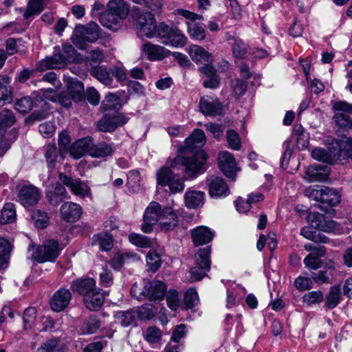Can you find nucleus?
Segmentation results:
<instances>
[{
  "label": "nucleus",
  "mask_w": 352,
  "mask_h": 352,
  "mask_svg": "<svg viewBox=\"0 0 352 352\" xmlns=\"http://www.w3.org/2000/svg\"><path fill=\"white\" fill-rule=\"evenodd\" d=\"M204 132L199 129H195L185 140L186 156L178 155L174 160L175 165L184 167L185 173L194 178L206 170L205 164L207 155L203 150H199L206 143Z\"/></svg>",
  "instance_id": "f257e3e1"
},
{
  "label": "nucleus",
  "mask_w": 352,
  "mask_h": 352,
  "mask_svg": "<svg viewBox=\"0 0 352 352\" xmlns=\"http://www.w3.org/2000/svg\"><path fill=\"white\" fill-rule=\"evenodd\" d=\"M305 195L309 198L320 202V208L327 212L325 204L329 207L338 205L341 201L340 193L335 189L327 186H309L305 190Z\"/></svg>",
  "instance_id": "f03ea898"
},
{
  "label": "nucleus",
  "mask_w": 352,
  "mask_h": 352,
  "mask_svg": "<svg viewBox=\"0 0 352 352\" xmlns=\"http://www.w3.org/2000/svg\"><path fill=\"white\" fill-rule=\"evenodd\" d=\"M166 287L160 280L147 283L144 287L134 283L131 288V295L139 300L148 299L149 301L161 300L164 298Z\"/></svg>",
  "instance_id": "7ed1b4c3"
},
{
  "label": "nucleus",
  "mask_w": 352,
  "mask_h": 352,
  "mask_svg": "<svg viewBox=\"0 0 352 352\" xmlns=\"http://www.w3.org/2000/svg\"><path fill=\"white\" fill-rule=\"evenodd\" d=\"M142 51L146 58L151 61L162 60L164 58H169L170 60L177 61L181 66H185L189 63L187 56L180 52H170L164 47L152 44L151 43H146L142 47Z\"/></svg>",
  "instance_id": "20e7f679"
},
{
  "label": "nucleus",
  "mask_w": 352,
  "mask_h": 352,
  "mask_svg": "<svg viewBox=\"0 0 352 352\" xmlns=\"http://www.w3.org/2000/svg\"><path fill=\"white\" fill-rule=\"evenodd\" d=\"M100 37L99 27L94 22L87 25L76 27L74 34L71 37L73 44L80 50H85L87 43H94Z\"/></svg>",
  "instance_id": "39448f33"
},
{
  "label": "nucleus",
  "mask_w": 352,
  "mask_h": 352,
  "mask_svg": "<svg viewBox=\"0 0 352 352\" xmlns=\"http://www.w3.org/2000/svg\"><path fill=\"white\" fill-rule=\"evenodd\" d=\"M63 54H61L59 46L54 47V54L43 60L41 66H54V65H67L70 63H78V54L74 47L68 43H64L62 46Z\"/></svg>",
  "instance_id": "423d86ee"
},
{
  "label": "nucleus",
  "mask_w": 352,
  "mask_h": 352,
  "mask_svg": "<svg viewBox=\"0 0 352 352\" xmlns=\"http://www.w3.org/2000/svg\"><path fill=\"white\" fill-rule=\"evenodd\" d=\"M156 177L157 186L168 187L169 191L172 194L181 192L185 188L184 179L175 174L168 167H162L158 170Z\"/></svg>",
  "instance_id": "0eeeda50"
},
{
  "label": "nucleus",
  "mask_w": 352,
  "mask_h": 352,
  "mask_svg": "<svg viewBox=\"0 0 352 352\" xmlns=\"http://www.w3.org/2000/svg\"><path fill=\"white\" fill-rule=\"evenodd\" d=\"M210 248L206 247L199 250L195 255V265L190 268V280L191 282L198 281L202 279L206 275V272L210 269Z\"/></svg>",
  "instance_id": "6e6552de"
},
{
  "label": "nucleus",
  "mask_w": 352,
  "mask_h": 352,
  "mask_svg": "<svg viewBox=\"0 0 352 352\" xmlns=\"http://www.w3.org/2000/svg\"><path fill=\"white\" fill-rule=\"evenodd\" d=\"M327 150L322 148H316L311 151V156L314 159L333 164L335 161L340 159V151L339 150V140L329 137L326 140Z\"/></svg>",
  "instance_id": "1a4fd4ad"
},
{
  "label": "nucleus",
  "mask_w": 352,
  "mask_h": 352,
  "mask_svg": "<svg viewBox=\"0 0 352 352\" xmlns=\"http://www.w3.org/2000/svg\"><path fill=\"white\" fill-rule=\"evenodd\" d=\"M129 118L122 113L107 112L97 122V128L102 132H113L118 127L125 124Z\"/></svg>",
  "instance_id": "9d476101"
},
{
  "label": "nucleus",
  "mask_w": 352,
  "mask_h": 352,
  "mask_svg": "<svg viewBox=\"0 0 352 352\" xmlns=\"http://www.w3.org/2000/svg\"><path fill=\"white\" fill-rule=\"evenodd\" d=\"M59 254L60 249L58 241L50 239L38 246L34 252L33 256L38 263L52 262L55 261Z\"/></svg>",
  "instance_id": "9b49d317"
},
{
  "label": "nucleus",
  "mask_w": 352,
  "mask_h": 352,
  "mask_svg": "<svg viewBox=\"0 0 352 352\" xmlns=\"http://www.w3.org/2000/svg\"><path fill=\"white\" fill-rule=\"evenodd\" d=\"M311 226L318 230L340 234L342 232V228L340 225L335 221L328 219L323 214L319 213H312L309 219Z\"/></svg>",
  "instance_id": "f8f14e48"
},
{
  "label": "nucleus",
  "mask_w": 352,
  "mask_h": 352,
  "mask_svg": "<svg viewBox=\"0 0 352 352\" xmlns=\"http://www.w3.org/2000/svg\"><path fill=\"white\" fill-rule=\"evenodd\" d=\"M161 205L156 201H151L146 208L142 225V230L144 233H149L153 230V227L157 222H160L161 214H162Z\"/></svg>",
  "instance_id": "ddd939ff"
},
{
  "label": "nucleus",
  "mask_w": 352,
  "mask_h": 352,
  "mask_svg": "<svg viewBox=\"0 0 352 352\" xmlns=\"http://www.w3.org/2000/svg\"><path fill=\"white\" fill-rule=\"evenodd\" d=\"M336 111L333 116L335 122L341 127L352 129V118L349 113H352V104L344 101H338L333 105Z\"/></svg>",
  "instance_id": "4468645a"
},
{
  "label": "nucleus",
  "mask_w": 352,
  "mask_h": 352,
  "mask_svg": "<svg viewBox=\"0 0 352 352\" xmlns=\"http://www.w3.org/2000/svg\"><path fill=\"white\" fill-rule=\"evenodd\" d=\"M200 111L205 116L215 117L223 111V105L219 99L214 96H204L199 102Z\"/></svg>",
  "instance_id": "2eb2a0df"
},
{
  "label": "nucleus",
  "mask_w": 352,
  "mask_h": 352,
  "mask_svg": "<svg viewBox=\"0 0 352 352\" xmlns=\"http://www.w3.org/2000/svg\"><path fill=\"white\" fill-rule=\"evenodd\" d=\"M58 179L64 185L69 188L74 195L83 197L91 195V190L89 185L80 179H74L63 173H59Z\"/></svg>",
  "instance_id": "dca6fc26"
},
{
  "label": "nucleus",
  "mask_w": 352,
  "mask_h": 352,
  "mask_svg": "<svg viewBox=\"0 0 352 352\" xmlns=\"http://www.w3.org/2000/svg\"><path fill=\"white\" fill-rule=\"evenodd\" d=\"M156 26L154 15L151 12L141 14L137 19V28L139 32L148 38L155 37Z\"/></svg>",
  "instance_id": "f3484780"
},
{
  "label": "nucleus",
  "mask_w": 352,
  "mask_h": 352,
  "mask_svg": "<svg viewBox=\"0 0 352 352\" xmlns=\"http://www.w3.org/2000/svg\"><path fill=\"white\" fill-rule=\"evenodd\" d=\"M39 189L33 185L23 186L19 192V201L25 208L36 204L40 199Z\"/></svg>",
  "instance_id": "a211bd4d"
},
{
  "label": "nucleus",
  "mask_w": 352,
  "mask_h": 352,
  "mask_svg": "<svg viewBox=\"0 0 352 352\" xmlns=\"http://www.w3.org/2000/svg\"><path fill=\"white\" fill-rule=\"evenodd\" d=\"M186 50L191 60L197 65L210 66L213 63L212 54L201 46L192 45Z\"/></svg>",
  "instance_id": "6ab92c4d"
},
{
  "label": "nucleus",
  "mask_w": 352,
  "mask_h": 352,
  "mask_svg": "<svg viewBox=\"0 0 352 352\" xmlns=\"http://www.w3.org/2000/svg\"><path fill=\"white\" fill-rule=\"evenodd\" d=\"M209 194L213 198H222L230 194L228 184L219 177H210L207 180Z\"/></svg>",
  "instance_id": "aec40b11"
},
{
  "label": "nucleus",
  "mask_w": 352,
  "mask_h": 352,
  "mask_svg": "<svg viewBox=\"0 0 352 352\" xmlns=\"http://www.w3.org/2000/svg\"><path fill=\"white\" fill-rule=\"evenodd\" d=\"M71 298L72 294L69 289H59L50 300L51 308L56 312L64 310L69 305Z\"/></svg>",
  "instance_id": "412c9836"
},
{
  "label": "nucleus",
  "mask_w": 352,
  "mask_h": 352,
  "mask_svg": "<svg viewBox=\"0 0 352 352\" xmlns=\"http://www.w3.org/2000/svg\"><path fill=\"white\" fill-rule=\"evenodd\" d=\"M218 164L221 170L227 177H231L236 169V163L233 155L226 151L219 153Z\"/></svg>",
  "instance_id": "4be33fe9"
},
{
  "label": "nucleus",
  "mask_w": 352,
  "mask_h": 352,
  "mask_svg": "<svg viewBox=\"0 0 352 352\" xmlns=\"http://www.w3.org/2000/svg\"><path fill=\"white\" fill-rule=\"evenodd\" d=\"M179 219L177 213L170 206L162 209L160 226L165 232L173 230L178 224Z\"/></svg>",
  "instance_id": "5701e85b"
},
{
  "label": "nucleus",
  "mask_w": 352,
  "mask_h": 352,
  "mask_svg": "<svg viewBox=\"0 0 352 352\" xmlns=\"http://www.w3.org/2000/svg\"><path fill=\"white\" fill-rule=\"evenodd\" d=\"M191 237L195 245H202L210 243L212 240L214 232L209 228L201 226L192 230Z\"/></svg>",
  "instance_id": "b1692460"
},
{
  "label": "nucleus",
  "mask_w": 352,
  "mask_h": 352,
  "mask_svg": "<svg viewBox=\"0 0 352 352\" xmlns=\"http://www.w3.org/2000/svg\"><path fill=\"white\" fill-rule=\"evenodd\" d=\"M60 214L66 221L74 222L80 219L82 214V208L76 203L65 202L60 207Z\"/></svg>",
  "instance_id": "393cba45"
},
{
  "label": "nucleus",
  "mask_w": 352,
  "mask_h": 352,
  "mask_svg": "<svg viewBox=\"0 0 352 352\" xmlns=\"http://www.w3.org/2000/svg\"><path fill=\"white\" fill-rule=\"evenodd\" d=\"M71 289L74 292L83 295L84 298L89 294L96 287V280L91 278H78L71 283Z\"/></svg>",
  "instance_id": "a878e982"
},
{
  "label": "nucleus",
  "mask_w": 352,
  "mask_h": 352,
  "mask_svg": "<svg viewBox=\"0 0 352 352\" xmlns=\"http://www.w3.org/2000/svg\"><path fill=\"white\" fill-rule=\"evenodd\" d=\"M104 296V293L102 292L101 289H94L83 298L84 304L90 311H96L103 305Z\"/></svg>",
  "instance_id": "bb28decb"
},
{
  "label": "nucleus",
  "mask_w": 352,
  "mask_h": 352,
  "mask_svg": "<svg viewBox=\"0 0 352 352\" xmlns=\"http://www.w3.org/2000/svg\"><path fill=\"white\" fill-rule=\"evenodd\" d=\"M329 168L327 166H311L306 170V177L309 182L325 181L329 175Z\"/></svg>",
  "instance_id": "cd10ccee"
},
{
  "label": "nucleus",
  "mask_w": 352,
  "mask_h": 352,
  "mask_svg": "<svg viewBox=\"0 0 352 352\" xmlns=\"http://www.w3.org/2000/svg\"><path fill=\"white\" fill-rule=\"evenodd\" d=\"M200 72L203 75L204 87L214 89L219 87L220 78L214 67H200Z\"/></svg>",
  "instance_id": "c85d7f7f"
},
{
  "label": "nucleus",
  "mask_w": 352,
  "mask_h": 352,
  "mask_svg": "<svg viewBox=\"0 0 352 352\" xmlns=\"http://www.w3.org/2000/svg\"><path fill=\"white\" fill-rule=\"evenodd\" d=\"M107 10L123 21L129 14V8L124 0H111L108 2Z\"/></svg>",
  "instance_id": "c756f323"
},
{
  "label": "nucleus",
  "mask_w": 352,
  "mask_h": 352,
  "mask_svg": "<svg viewBox=\"0 0 352 352\" xmlns=\"http://www.w3.org/2000/svg\"><path fill=\"white\" fill-rule=\"evenodd\" d=\"M13 98L10 78L7 76H0V106L11 103Z\"/></svg>",
  "instance_id": "7c9ffc66"
},
{
  "label": "nucleus",
  "mask_w": 352,
  "mask_h": 352,
  "mask_svg": "<svg viewBox=\"0 0 352 352\" xmlns=\"http://www.w3.org/2000/svg\"><path fill=\"white\" fill-rule=\"evenodd\" d=\"M205 193L202 191L187 190L184 195L185 204L188 208H197L204 203Z\"/></svg>",
  "instance_id": "2f4dec72"
},
{
  "label": "nucleus",
  "mask_w": 352,
  "mask_h": 352,
  "mask_svg": "<svg viewBox=\"0 0 352 352\" xmlns=\"http://www.w3.org/2000/svg\"><path fill=\"white\" fill-rule=\"evenodd\" d=\"M91 244L98 245L102 251H109L113 248V237L108 232L94 234L92 237Z\"/></svg>",
  "instance_id": "473e14b6"
},
{
  "label": "nucleus",
  "mask_w": 352,
  "mask_h": 352,
  "mask_svg": "<svg viewBox=\"0 0 352 352\" xmlns=\"http://www.w3.org/2000/svg\"><path fill=\"white\" fill-rule=\"evenodd\" d=\"M67 91L72 96L74 102H78L82 100L84 95L83 84L75 78H71L67 84Z\"/></svg>",
  "instance_id": "72a5a7b5"
},
{
  "label": "nucleus",
  "mask_w": 352,
  "mask_h": 352,
  "mask_svg": "<svg viewBox=\"0 0 352 352\" xmlns=\"http://www.w3.org/2000/svg\"><path fill=\"white\" fill-rule=\"evenodd\" d=\"M107 69V67H91L90 73L102 83L109 85L112 82L113 73L111 67H109V70Z\"/></svg>",
  "instance_id": "f704fd0d"
},
{
  "label": "nucleus",
  "mask_w": 352,
  "mask_h": 352,
  "mask_svg": "<svg viewBox=\"0 0 352 352\" xmlns=\"http://www.w3.org/2000/svg\"><path fill=\"white\" fill-rule=\"evenodd\" d=\"M101 25L112 31H117L122 25V21L111 14L109 10L100 16Z\"/></svg>",
  "instance_id": "c9c22d12"
},
{
  "label": "nucleus",
  "mask_w": 352,
  "mask_h": 352,
  "mask_svg": "<svg viewBox=\"0 0 352 352\" xmlns=\"http://www.w3.org/2000/svg\"><path fill=\"white\" fill-rule=\"evenodd\" d=\"M88 148L89 140L87 138H82L74 142L70 146L69 151L74 159H79L86 153Z\"/></svg>",
  "instance_id": "e433bc0d"
},
{
  "label": "nucleus",
  "mask_w": 352,
  "mask_h": 352,
  "mask_svg": "<svg viewBox=\"0 0 352 352\" xmlns=\"http://www.w3.org/2000/svg\"><path fill=\"white\" fill-rule=\"evenodd\" d=\"M136 316V313L132 310L118 311L114 316L115 322L124 327H127L135 323Z\"/></svg>",
  "instance_id": "4c0bfd02"
},
{
  "label": "nucleus",
  "mask_w": 352,
  "mask_h": 352,
  "mask_svg": "<svg viewBox=\"0 0 352 352\" xmlns=\"http://www.w3.org/2000/svg\"><path fill=\"white\" fill-rule=\"evenodd\" d=\"M88 152L94 157H104L112 154L113 147L111 144L100 142L91 146Z\"/></svg>",
  "instance_id": "58836bf2"
},
{
  "label": "nucleus",
  "mask_w": 352,
  "mask_h": 352,
  "mask_svg": "<svg viewBox=\"0 0 352 352\" xmlns=\"http://www.w3.org/2000/svg\"><path fill=\"white\" fill-rule=\"evenodd\" d=\"M41 92V96H34L35 106L43 107V105H45L46 107H48V104L45 101V100L52 101L53 102H57V98L58 95L56 94V91L54 89L52 88L42 89Z\"/></svg>",
  "instance_id": "ea45409f"
},
{
  "label": "nucleus",
  "mask_w": 352,
  "mask_h": 352,
  "mask_svg": "<svg viewBox=\"0 0 352 352\" xmlns=\"http://www.w3.org/2000/svg\"><path fill=\"white\" fill-rule=\"evenodd\" d=\"M16 122L15 116L12 111L3 109L0 113V139L3 136L7 128L12 126Z\"/></svg>",
  "instance_id": "a19ab883"
},
{
  "label": "nucleus",
  "mask_w": 352,
  "mask_h": 352,
  "mask_svg": "<svg viewBox=\"0 0 352 352\" xmlns=\"http://www.w3.org/2000/svg\"><path fill=\"white\" fill-rule=\"evenodd\" d=\"M138 258H139L138 257L136 254L116 253L114 254V256L111 259L110 265L114 270H120L122 267L124 263H127L128 261H129L131 259L138 260Z\"/></svg>",
  "instance_id": "79ce46f5"
},
{
  "label": "nucleus",
  "mask_w": 352,
  "mask_h": 352,
  "mask_svg": "<svg viewBox=\"0 0 352 352\" xmlns=\"http://www.w3.org/2000/svg\"><path fill=\"white\" fill-rule=\"evenodd\" d=\"M186 41L187 37L182 32L177 28H175L168 40H164V44L175 47H182L186 44Z\"/></svg>",
  "instance_id": "37998d69"
},
{
  "label": "nucleus",
  "mask_w": 352,
  "mask_h": 352,
  "mask_svg": "<svg viewBox=\"0 0 352 352\" xmlns=\"http://www.w3.org/2000/svg\"><path fill=\"white\" fill-rule=\"evenodd\" d=\"M188 33L190 37L195 41H203L206 38L204 28L197 22H186Z\"/></svg>",
  "instance_id": "c03bdc74"
},
{
  "label": "nucleus",
  "mask_w": 352,
  "mask_h": 352,
  "mask_svg": "<svg viewBox=\"0 0 352 352\" xmlns=\"http://www.w3.org/2000/svg\"><path fill=\"white\" fill-rule=\"evenodd\" d=\"M16 217V209L12 203L4 204L0 217V223L6 224L14 222Z\"/></svg>",
  "instance_id": "a18cd8bd"
},
{
  "label": "nucleus",
  "mask_w": 352,
  "mask_h": 352,
  "mask_svg": "<svg viewBox=\"0 0 352 352\" xmlns=\"http://www.w3.org/2000/svg\"><path fill=\"white\" fill-rule=\"evenodd\" d=\"M341 289L339 285L331 287L328 294L326 296V306L329 309L335 308L340 302Z\"/></svg>",
  "instance_id": "49530a36"
},
{
  "label": "nucleus",
  "mask_w": 352,
  "mask_h": 352,
  "mask_svg": "<svg viewBox=\"0 0 352 352\" xmlns=\"http://www.w3.org/2000/svg\"><path fill=\"white\" fill-rule=\"evenodd\" d=\"M100 327V321L96 317L91 316L82 324L79 332L82 335L93 334L99 329Z\"/></svg>",
  "instance_id": "de8ad7c7"
},
{
  "label": "nucleus",
  "mask_w": 352,
  "mask_h": 352,
  "mask_svg": "<svg viewBox=\"0 0 352 352\" xmlns=\"http://www.w3.org/2000/svg\"><path fill=\"white\" fill-rule=\"evenodd\" d=\"M119 97L114 94H109L102 102L101 109L104 112L110 111L111 110L116 111L120 108Z\"/></svg>",
  "instance_id": "09e8293b"
},
{
  "label": "nucleus",
  "mask_w": 352,
  "mask_h": 352,
  "mask_svg": "<svg viewBox=\"0 0 352 352\" xmlns=\"http://www.w3.org/2000/svg\"><path fill=\"white\" fill-rule=\"evenodd\" d=\"M232 51L233 56L236 58H244L247 54V45L240 38L232 39Z\"/></svg>",
  "instance_id": "8fccbe9b"
},
{
  "label": "nucleus",
  "mask_w": 352,
  "mask_h": 352,
  "mask_svg": "<svg viewBox=\"0 0 352 352\" xmlns=\"http://www.w3.org/2000/svg\"><path fill=\"white\" fill-rule=\"evenodd\" d=\"M44 8V0H30L24 13V17L28 19L33 14L41 13Z\"/></svg>",
  "instance_id": "3c124183"
},
{
  "label": "nucleus",
  "mask_w": 352,
  "mask_h": 352,
  "mask_svg": "<svg viewBox=\"0 0 352 352\" xmlns=\"http://www.w3.org/2000/svg\"><path fill=\"white\" fill-rule=\"evenodd\" d=\"M146 263L152 272H156L161 266V258L155 250H150L146 256Z\"/></svg>",
  "instance_id": "603ef678"
},
{
  "label": "nucleus",
  "mask_w": 352,
  "mask_h": 352,
  "mask_svg": "<svg viewBox=\"0 0 352 352\" xmlns=\"http://www.w3.org/2000/svg\"><path fill=\"white\" fill-rule=\"evenodd\" d=\"M323 299V293L320 290L307 292L302 296V302L309 306L318 304L321 302Z\"/></svg>",
  "instance_id": "864d4df0"
},
{
  "label": "nucleus",
  "mask_w": 352,
  "mask_h": 352,
  "mask_svg": "<svg viewBox=\"0 0 352 352\" xmlns=\"http://www.w3.org/2000/svg\"><path fill=\"white\" fill-rule=\"evenodd\" d=\"M199 302V297L197 291L194 288H189L184 295V306L185 309H192L197 305Z\"/></svg>",
  "instance_id": "5fc2aeb1"
},
{
  "label": "nucleus",
  "mask_w": 352,
  "mask_h": 352,
  "mask_svg": "<svg viewBox=\"0 0 352 352\" xmlns=\"http://www.w3.org/2000/svg\"><path fill=\"white\" fill-rule=\"evenodd\" d=\"M35 105L34 100L29 96H25L18 100L15 103V109L21 113H28L32 110Z\"/></svg>",
  "instance_id": "6e6d98bb"
},
{
  "label": "nucleus",
  "mask_w": 352,
  "mask_h": 352,
  "mask_svg": "<svg viewBox=\"0 0 352 352\" xmlns=\"http://www.w3.org/2000/svg\"><path fill=\"white\" fill-rule=\"evenodd\" d=\"M226 140L228 146L234 151H239L241 147V142L239 134L232 129L228 130L226 133Z\"/></svg>",
  "instance_id": "4d7b16f0"
},
{
  "label": "nucleus",
  "mask_w": 352,
  "mask_h": 352,
  "mask_svg": "<svg viewBox=\"0 0 352 352\" xmlns=\"http://www.w3.org/2000/svg\"><path fill=\"white\" fill-rule=\"evenodd\" d=\"M144 337L148 343L155 344L160 340L162 333L156 327H149L144 333Z\"/></svg>",
  "instance_id": "13d9d810"
},
{
  "label": "nucleus",
  "mask_w": 352,
  "mask_h": 352,
  "mask_svg": "<svg viewBox=\"0 0 352 352\" xmlns=\"http://www.w3.org/2000/svg\"><path fill=\"white\" fill-rule=\"evenodd\" d=\"M230 87L232 91V96L236 98H239L247 90V85L240 79L232 80L230 82Z\"/></svg>",
  "instance_id": "bf43d9fd"
},
{
  "label": "nucleus",
  "mask_w": 352,
  "mask_h": 352,
  "mask_svg": "<svg viewBox=\"0 0 352 352\" xmlns=\"http://www.w3.org/2000/svg\"><path fill=\"white\" fill-rule=\"evenodd\" d=\"M156 312V309L150 304H146L140 307L137 314L140 320H150Z\"/></svg>",
  "instance_id": "052dcab7"
},
{
  "label": "nucleus",
  "mask_w": 352,
  "mask_h": 352,
  "mask_svg": "<svg viewBox=\"0 0 352 352\" xmlns=\"http://www.w3.org/2000/svg\"><path fill=\"white\" fill-rule=\"evenodd\" d=\"M128 238L132 244L140 248H148L151 245L149 239L140 234L131 233Z\"/></svg>",
  "instance_id": "680f3d73"
},
{
  "label": "nucleus",
  "mask_w": 352,
  "mask_h": 352,
  "mask_svg": "<svg viewBox=\"0 0 352 352\" xmlns=\"http://www.w3.org/2000/svg\"><path fill=\"white\" fill-rule=\"evenodd\" d=\"M45 157L48 166L50 168H54L56 165L58 157L57 148L55 145L49 144L45 147Z\"/></svg>",
  "instance_id": "e2e57ef3"
},
{
  "label": "nucleus",
  "mask_w": 352,
  "mask_h": 352,
  "mask_svg": "<svg viewBox=\"0 0 352 352\" xmlns=\"http://www.w3.org/2000/svg\"><path fill=\"white\" fill-rule=\"evenodd\" d=\"M10 251L9 241L0 237V269L3 268L7 263V256Z\"/></svg>",
  "instance_id": "0e129e2a"
},
{
  "label": "nucleus",
  "mask_w": 352,
  "mask_h": 352,
  "mask_svg": "<svg viewBox=\"0 0 352 352\" xmlns=\"http://www.w3.org/2000/svg\"><path fill=\"white\" fill-rule=\"evenodd\" d=\"M305 267L309 270H316L322 267V262L318 256L309 254L303 260Z\"/></svg>",
  "instance_id": "69168bd1"
},
{
  "label": "nucleus",
  "mask_w": 352,
  "mask_h": 352,
  "mask_svg": "<svg viewBox=\"0 0 352 352\" xmlns=\"http://www.w3.org/2000/svg\"><path fill=\"white\" fill-rule=\"evenodd\" d=\"M174 29L162 23L156 26V35L155 36L160 38L161 43L164 44V40H168Z\"/></svg>",
  "instance_id": "338daca9"
},
{
  "label": "nucleus",
  "mask_w": 352,
  "mask_h": 352,
  "mask_svg": "<svg viewBox=\"0 0 352 352\" xmlns=\"http://www.w3.org/2000/svg\"><path fill=\"white\" fill-rule=\"evenodd\" d=\"M294 285L299 292H303L312 288L313 281L311 278L300 276L295 279Z\"/></svg>",
  "instance_id": "774afa93"
}]
</instances>
